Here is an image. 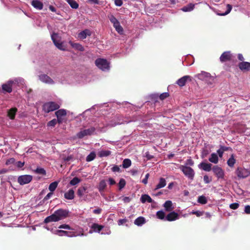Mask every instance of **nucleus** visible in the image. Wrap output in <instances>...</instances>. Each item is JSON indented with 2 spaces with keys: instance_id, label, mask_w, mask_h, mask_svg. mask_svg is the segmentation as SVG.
<instances>
[{
  "instance_id": "obj_55",
  "label": "nucleus",
  "mask_w": 250,
  "mask_h": 250,
  "mask_svg": "<svg viewBox=\"0 0 250 250\" xmlns=\"http://www.w3.org/2000/svg\"><path fill=\"white\" fill-rule=\"evenodd\" d=\"M112 171L114 172H119L121 171L120 168L118 166H114L112 167Z\"/></svg>"
},
{
  "instance_id": "obj_50",
  "label": "nucleus",
  "mask_w": 250,
  "mask_h": 250,
  "mask_svg": "<svg viewBox=\"0 0 250 250\" xmlns=\"http://www.w3.org/2000/svg\"><path fill=\"white\" fill-rule=\"evenodd\" d=\"M204 182L206 184H208L211 181V178H209L208 175H206L203 178Z\"/></svg>"
},
{
  "instance_id": "obj_1",
  "label": "nucleus",
  "mask_w": 250,
  "mask_h": 250,
  "mask_svg": "<svg viewBox=\"0 0 250 250\" xmlns=\"http://www.w3.org/2000/svg\"><path fill=\"white\" fill-rule=\"evenodd\" d=\"M69 211L66 209H59L56 210L54 213L47 217L44 220L45 223H48L51 222H57L67 217Z\"/></svg>"
},
{
  "instance_id": "obj_18",
  "label": "nucleus",
  "mask_w": 250,
  "mask_h": 250,
  "mask_svg": "<svg viewBox=\"0 0 250 250\" xmlns=\"http://www.w3.org/2000/svg\"><path fill=\"white\" fill-rule=\"evenodd\" d=\"M179 218L178 214L175 211H172L167 215L166 220L168 221L176 220Z\"/></svg>"
},
{
  "instance_id": "obj_14",
  "label": "nucleus",
  "mask_w": 250,
  "mask_h": 250,
  "mask_svg": "<svg viewBox=\"0 0 250 250\" xmlns=\"http://www.w3.org/2000/svg\"><path fill=\"white\" fill-rule=\"evenodd\" d=\"M55 114L57 117V121L59 124L62 123L65 120L66 115V111L64 109H60L55 112Z\"/></svg>"
},
{
  "instance_id": "obj_15",
  "label": "nucleus",
  "mask_w": 250,
  "mask_h": 250,
  "mask_svg": "<svg viewBox=\"0 0 250 250\" xmlns=\"http://www.w3.org/2000/svg\"><path fill=\"white\" fill-rule=\"evenodd\" d=\"M191 77L188 75L184 76L176 81V83L181 87L184 86L187 81H191Z\"/></svg>"
},
{
  "instance_id": "obj_54",
  "label": "nucleus",
  "mask_w": 250,
  "mask_h": 250,
  "mask_svg": "<svg viewBox=\"0 0 250 250\" xmlns=\"http://www.w3.org/2000/svg\"><path fill=\"white\" fill-rule=\"evenodd\" d=\"M53 193L52 192H51L48 193L43 198V201H45L49 199L53 195Z\"/></svg>"
},
{
  "instance_id": "obj_49",
  "label": "nucleus",
  "mask_w": 250,
  "mask_h": 250,
  "mask_svg": "<svg viewBox=\"0 0 250 250\" xmlns=\"http://www.w3.org/2000/svg\"><path fill=\"white\" fill-rule=\"evenodd\" d=\"M15 165L18 168H22L24 165V162L18 161L15 163Z\"/></svg>"
},
{
  "instance_id": "obj_38",
  "label": "nucleus",
  "mask_w": 250,
  "mask_h": 250,
  "mask_svg": "<svg viewBox=\"0 0 250 250\" xmlns=\"http://www.w3.org/2000/svg\"><path fill=\"white\" fill-rule=\"evenodd\" d=\"M58 185V182L56 181L51 183L49 186V190L51 192H53V191H55V190L56 189Z\"/></svg>"
},
{
  "instance_id": "obj_53",
  "label": "nucleus",
  "mask_w": 250,
  "mask_h": 250,
  "mask_svg": "<svg viewBox=\"0 0 250 250\" xmlns=\"http://www.w3.org/2000/svg\"><path fill=\"white\" fill-rule=\"evenodd\" d=\"M116 31L119 33L120 34H123L124 32V30L123 27L121 26H119L118 27L115 28Z\"/></svg>"
},
{
  "instance_id": "obj_13",
  "label": "nucleus",
  "mask_w": 250,
  "mask_h": 250,
  "mask_svg": "<svg viewBox=\"0 0 250 250\" xmlns=\"http://www.w3.org/2000/svg\"><path fill=\"white\" fill-rule=\"evenodd\" d=\"M32 180V176L30 175L20 176L18 178V182L21 185H23L30 183Z\"/></svg>"
},
{
  "instance_id": "obj_5",
  "label": "nucleus",
  "mask_w": 250,
  "mask_h": 250,
  "mask_svg": "<svg viewBox=\"0 0 250 250\" xmlns=\"http://www.w3.org/2000/svg\"><path fill=\"white\" fill-rule=\"evenodd\" d=\"M51 39L55 45L61 50H65V47L63 43L61 42V37L57 33H53L51 35Z\"/></svg>"
},
{
  "instance_id": "obj_9",
  "label": "nucleus",
  "mask_w": 250,
  "mask_h": 250,
  "mask_svg": "<svg viewBox=\"0 0 250 250\" xmlns=\"http://www.w3.org/2000/svg\"><path fill=\"white\" fill-rule=\"evenodd\" d=\"M60 107V105L53 102H48L44 104L43 105V110L46 113L58 109Z\"/></svg>"
},
{
  "instance_id": "obj_3",
  "label": "nucleus",
  "mask_w": 250,
  "mask_h": 250,
  "mask_svg": "<svg viewBox=\"0 0 250 250\" xmlns=\"http://www.w3.org/2000/svg\"><path fill=\"white\" fill-rule=\"evenodd\" d=\"M96 65L101 70L104 71H107L110 69L109 62L105 59H97L95 61Z\"/></svg>"
},
{
  "instance_id": "obj_36",
  "label": "nucleus",
  "mask_w": 250,
  "mask_h": 250,
  "mask_svg": "<svg viewBox=\"0 0 250 250\" xmlns=\"http://www.w3.org/2000/svg\"><path fill=\"white\" fill-rule=\"evenodd\" d=\"M69 43L71 44V45L80 50V51H83V46L82 45H81L79 43H73L72 42H69Z\"/></svg>"
},
{
  "instance_id": "obj_24",
  "label": "nucleus",
  "mask_w": 250,
  "mask_h": 250,
  "mask_svg": "<svg viewBox=\"0 0 250 250\" xmlns=\"http://www.w3.org/2000/svg\"><path fill=\"white\" fill-rule=\"evenodd\" d=\"M90 35L91 32L90 30L88 29H85L79 33L78 38L80 39L83 40L85 39L87 36H90Z\"/></svg>"
},
{
  "instance_id": "obj_40",
  "label": "nucleus",
  "mask_w": 250,
  "mask_h": 250,
  "mask_svg": "<svg viewBox=\"0 0 250 250\" xmlns=\"http://www.w3.org/2000/svg\"><path fill=\"white\" fill-rule=\"evenodd\" d=\"M198 202L201 204H206L207 203V199L206 197L203 195L198 197Z\"/></svg>"
},
{
  "instance_id": "obj_25",
  "label": "nucleus",
  "mask_w": 250,
  "mask_h": 250,
  "mask_svg": "<svg viewBox=\"0 0 250 250\" xmlns=\"http://www.w3.org/2000/svg\"><path fill=\"white\" fill-rule=\"evenodd\" d=\"M140 201L142 203H145L146 202L151 203L153 201L151 198L147 194L142 195L141 197Z\"/></svg>"
},
{
  "instance_id": "obj_42",
  "label": "nucleus",
  "mask_w": 250,
  "mask_h": 250,
  "mask_svg": "<svg viewBox=\"0 0 250 250\" xmlns=\"http://www.w3.org/2000/svg\"><path fill=\"white\" fill-rule=\"evenodd\" d=\"M81 182V179L78 177H74L72 180L70 181V185L71 186H75Z\"/></svg>"
},
{
  "instance_id": "obj_59",
  "label": "nucleus",
  "mask_w": 250,
  "mask_h": 250,
  "mask_svg": "<svg viewBox=\"0 0 250 250\" xmlns=\"http://www.w3.org/2000/svg\"><path fill=\"white\" fill-rule=\"evenodd\" d=\"M149 173H147L145 175V178L142 180V183H144V184H146L147 183L148 179L149 178Z\"/></svg>"
},
{
  "instance_id": "obj_33",
  "label": "nucleus",
  "mask_w": 250,
  "mask_h": 250,
  "mask_svg": "<svg viewBox=\"0 0 250 250\" xmlns=\"http://www.w3.org/2000/svg\"><path fill=\"white\" fill-rule=\"evenodd\" d=\"M86 188L84 187H80L78 188L77 191V194L80 198H82L85 193Z\"/></svg>"
},
{
  "instance_id": "obj_46",
  "label": "nucleus",
  "mask_w": 250,
  "mask_h": 250,
  "mask_svg": "<svg viewBox=\"0 0 250 250\" xmlns=\"http://www.w3.org/2000/svg\"><path fill=\"white\" fill-rule=\"evenodd\" d=\"M108 18L113 25L114 24H117V23L119 21L113 15H111L108 16Z\"/></svg>"
},
{
  "instance_id": "obj_51",
  "label": "nucleus",
  "mask_w": 250,
  "mask_h": 250,
  "mask_svg": "<svg viewBox=\"0 0 250 250\" xmlns=\"http://www.w3.org/2000/svg\"><path fill=\"white\" fill-rule=\"evenodd\" d=\"M239 206V204L237 203H234L232 204H230L229 207L230 208L232 209H237Z\"/></svg>"
},
{
  "instance_id": "obj_11",
  "label": "nucleus",
  "mask_w": 250,
  "mask_h": 250,
  "mask_svg": "<svg viewBox=\"0 0 250 250\" xmlns=\"http://www.w3.org/2000/svg\"><path fill=\"white\" fill-rule=\"evenodd\" d=\"M212 170L218 180L223 179L224 178V171L221 167H218V166H215L213 167Z\"/></svg>"
},
{
  "instance_id": "obj_20",
  "label": "nucleus",
  "mask_w": 250,
  "mask_h": 250,
  "mask_svg": "<svg viewBox=\"0 0 250 250\" xmlns=\"http://www.w3.org/2000/svg\"><path fill=\"white\" fill-rule=\"evenodd\" d=\"M239 67L243 71H250V63L243 62L239 63Z\"/></svg>"
},
{
  "instance_id": "obj_32",
  "label": "nucleus",
  "mask_w": 250,
  "mask_h": 250,
  "mask_svg": "<svg viewBox=\"0 0 250 250\" xmlns=\"http://www.w3.org/2000/svg\"><path fill=\"white\" fill-rule=\"evenodd\" d=\"M172 202L170 200L167 201L164 204V207L167 211H170L173 209V208L172 207Z\"/></svg>"
},
{
  "instance_id": "obj_45",
  "label": "nucleus",
  "mask_w": 250,
  "mask_h": 250,
  "mask_svg": "<svg viewBox=\"0 0 250 250\" xmlns=\"http://www.w3.org/2000/svg\"><path fill=\"white\" fill-rule=\"evenodd\" d=\"M35 172L37 174H42V175H45V174H46L45 170L44 169V168H42V167H37L35 170Z\"/></svg>"
},
{
  "instance_id": "obj_23",
  "label": "nucleus",
  "mask_w": 250,
  "mask_h": 250,
  "mask_svg": "<svg viewBox=\"0 0 250 250\" xmlns=\"http://www.w3.org/2000/svg\"><path fill=\"white\" fill-rule=\"evenodd\" d=\"M17 112V109L16 107H13L7 111V116L11 120H14Z\"/></svg>"
},
{
  "instance_id": "obj_41",
  "label": "nucleus",
  "mask_w": 250,
  "mask_h": 250,
  "mask_svg": "<svg viewBox=\"0 0 250 250\" xmlns=\"http://www.w3.org/2000/svg\"><path fill=\"white\" fill-rule=\"evenodd\" d=\"M96 157V154L94 152H91L86 158L87 162H90L93 160Z\"/></svg>"
},
{
  "instance_id": "obj_7",
  "label": "nucleus",
  "mask_w": 250,
  "mask_h": 250,
  "mask_svg": "<svg viewBox=\"0 0 250 250\" xmlns=\"http://www.w3.org/2000/svg\"><path fill=\"white\" fill-rule=\"evenodd\" d=\"M55 234L58 235L59 236H67L68 237H75L77 236H83V234H81L78 233L76 231H65L62 230H55L54 232H53Z\"/></svg>"
},
{
  "instance_id": "obj_6",
  "label": "nucleus",
  "mask_w": 250,
  "mask_h": 250,
  "mask_svg": "<svg viewBox=\"0 0 250 250\" xmlns=\"http://www.w3.org/2000/svg\"><path fill=\"white\" fill-rule=\"evenodd\" d=\"M179 168L182 171L184 175L190 180H193L195 173L193 169L187 166L180 165Z\"/></svg>"
},
{
  "instance_id": "obj_29",
  "label": "nucleus",
  "mask_w": 250,
  "mask_h": 250,
  "mask_svg": "<svg viewBox=\"0 0 250 250\" xmlns=\"http://www.w3.org/2000/svg\"><path fill=\"white\" fill-rule=\"evenodd\" d=\"M195 7V4L192 3H189L186 6H184L181 8V10H182L184 12H190L192 11Z\"/></svg>"
},
{
  "instance_id": "obj_19",
  "label": "nucleus",
  "mask_w": 250,
  "mask_h": 250,
  "mask_svg": "<svg viewBox=\"0 0 250 250\" xmlns=\"http://www.w3.org/2000/svg\"><path fill=\"white\" fill-rule=\"evenodd\" d=\"M167 182L165 178H160L159 179V181L158 183L156 185L154 190H156L162 188L164 187H165L166 186Z\"/></svg>"
},
{
  "instance_id": "obj_16",
  "label": "nucleus",
  "mask_w": 250,
  "mask_h": 250,
  "mask_svg": "<svg viewBox=\"0 0 250 250\" xmlns=\"http://www.w3.org/2000/svg\"><path fill=\"white\" fill-rule=\"evenodd\" d=\"M104 227L102 225H100L96 223H93L90 227L92 230L89 231V233H91L92 232L100 233L101 230L104 229Z\"/></svg>"
},
{
  "instance_id": "obj_26",
  "label": "nucleus",
  "mask_w": 250,
  "mask_h": 250,
  "mask_svg": "<svg viewBox=\"0 0 250 250\" xmlns=\"http://www.w3.org/2000/svg\"><path fill=\"white\" fill-rule=\"evenodd\" d=\"M64 198L67 200H72L74 198V191L72 189H69L64 195Z\"/></svg>"
},
{
  "instance_id": "obj_10",
  "label": "nucleus",
  "mask_w": 250,
  "mask_h": 250,
  "mask_svg": "<svg viewBox=\"0 0 250 250\" xmlns=\"http://www.w3.org/2000/svg\"><path fill=\"white\" fill-rule=\"evenodd\" d=\"M236 174L239 178H246L250 175V170L248 169L238 167L236 170Z\"/></svg>"
},
{
  "instance_id": "obj_58",
  "label": "nucleus",
  "mask_w": 250,
  "mask_h": 250,
  "mask_svg": "<svg viewBox=\"0 0 250 250\" xmlns=\"http://www.w3.org/2000/svg\"><path fill=\"white\" fill-rule=\"evenodd\" d=\"M168 96V94L167 92H165V93H163L161 94L160 95L159 98L161 100H164Z\"/></svg>"
},
{
  "instance_id": "obj_21",
  "label": "nucleus",
  "mask_w": 250,
  "mask_h": 250,
  "mask_svg": "<svg viewBox=\"0 0 250 250\" xmlns=\"http://www.w3.org/2000/svg\"><path fill=\"white\" fill-rule=\"evenodd\" d=\"M31 5L38 10H42L43 8V3L39 0H33Z\"/></svg>"
},
{
  "instance_id": "obj_8",
  "label": "nucleus",
  "mask_w": 250,
  "mask_h": 250,
  "mask_svg": "<svg viewBox=\"0 0 250 250\" xmlns=\"http://www.w3.org/2000/svg\"><path fill=\"white\" fill-rule=\"evenodd\" d=\"M97 127H91L89 128L81 130L77 134V137L79 139H82L85 136H89L92 135Z\"/></svg>"
},
{
  "instance_id": "obj_39",
  "label": "nucleus",
  "mask_w": 250,
  "mask_h": 250,
  "mask_svg": "<svg viewBox=\"0 0 250 250\" xmlns=\"http://www.w3.org/2000/svg\"><path fill=\"white\" fill-rule=\"evenodd\" d=\"M232 6L230 4H228L227 5V11L225 13H218L217 15L222 16H226L230 13L232 9Z\"/></svg>"
},
{
  "instance_id": "obj_35",
  "label": "nucleus",
  "mask_w": 250,
  "mask_h": 250,
  "mask_svg": "<svg viewBox=\"0 0 250 250\" xmlns=\"http://www.w3.org/2000/svg\"><path fill=\"white\" fill-rule=\"evenodd\" d=\"M66 1L73 9H77L79 7L78 3L75 0H66Z\"/></svg>"
},
{
  "instance_id": "obj_43",
  "label": "nucleus",
  "mask_w": 250,
  "mask_h": 250,
  "mask_svg": "<svg viewBox=\"0 0 250 250\" xmlns=\"http://www.w3.org/2000/svg\"><path fill=\"white\" fill-rule=\"evenodd\" d=\"M157 217L160 219H164L165 216V213L163 210L158 211L156 213Z\"/></svg>"
},
{
  "instance_id": "obj_47",
  "label": "nucleus",
  "mask_w": 250,
  "mask_h": 250,
  "mask_svg": "<svg viewBox=\"0 0 250 250\" xmlns=\"http://www.w3.org/2000/svg\"><path fill=\"white\" fill-rule=\"evenodd\" d=\"M58 122L57 120L54 119L47 123V126L50 127H54Z\"/></svg>"
},
{
  "instance_id": "obj_57",
  "label": "nucleus",
  "mask_w": 250,
  "mask_h": 250,
  "mask_svg": "<svg viewBox=\"0 0 250 250\" xmlns=\"http://www.w3.org/2000/svg\"><path fill=\"white\" fill-rule=\"evenodd\" d=\"M224 151L220 147V148L217 150V153L220 158H222L223 157Z\"/></svg>"
},
{
  "instance_id": "obj_64",
  "label": "nucleus",
  "mask_w": 250,
  "mask_h": 250,
  "mask_svg": "<svg viewBox=\"0 0 250 250\" xmlns=\"http://www.w3.org/2000/svg\"><path fill=\"white\" fill-rule=\"evenodd\" d=\"M244 211L247 214L250 213V206L247 205L245 206Z\"/></svg>"
},
{
  "instance_id": "obj_28",
  "label": "nucleus",
  "mask_w": 250,
  "mask_h": 250,
  "mask_svg": "<svg viewBox=\"0 0 250 250\" xmlns=\"http://www.w3.org/2000/svg\"><path fill=\"white\" fill-rule=\"evenodd\" d=\"M106 187V183L105 180H101L99 183V185L98 187V189L100 191L101 194L103 195V193L104 192V189Z\"/></svg>"
},
{
  "instance_id": "obj_63",
  "label": "nucleus",
  "mask_w": 250,
  "mask_h": 250,
  "mask_svg": "<svg viewBox=\"0 0 250 250\" xmlns=\"http://www.w3.org/2000/svg\"><path fill=\"white\" fill-rule=\"evenodd\" d=\"M193 164H194L193 161L190 159H188L186 161L187 165H189V166H192L193 165Z\"/></svg>"
},
{
  "instance_id": "obj_61",
  "label": "nucleus",
  "mask_w": 250,
  "mask_h": 250,
  "mask_svg": "<svg viewBox=\"0 0 250 250\" xmlns=\"http://www.w3.org/2000/svg\"><path fill=\"white\" fill-rule=\"evenodd\" d=\"M126 222L127 220L126 219H121L118 220V224L119 226H121Z\"/></svg>"
},
{
  "instance_id": "obj_12",
  "label": "nucleus",
  "mask_w": 250,
  "mask_h": 250,
  "mask_svg": "<svg viewBox=\"0 0 250 250\" xmlns=\"http://www.w3.org/2000/svg\"><path fill=\"white\" fill-rule=\"evenodd\" d=\"M39 80L43 83L48 84H54L55 81L49 76L45 74H41L38 76Z\"/></svg>"
},
{
  "instance_id": "obj_22",
  "label": "nucleus",
  "mask_w": 250,
  "mask_h": 250,
  "mask_svg": "<svg viewBox=\"0 0 250 250\" xmlns=\"http://www.w3.org/2000/svg\"><path fill=\"white\" fill-rule=\"evenodd\" d=\"M231 58V54L230 52L227 51L224 52L220 57V61L224 62L230 60Z\"/></svg>"
},
{
  "instance_id": "obj_27",
  "label": "nucleus",
  "mask_w": 250,
  "mask_h": 250,
  "mask_svg": "<svg viewBox=\"0 0 250 250\" xmlns=\"http://www.w3.org/2000/svg\"><path fill=\"white\" fill-rule=\"evenodd\" d=\"M208 160L210 162L216 164L218 163L219 158L217 154L215 153H212L211 154L210 157L208 158Z\"/></svg>"
},
{
  "instance_id": "obj_37",
  "label": "nucleus",
  "mask_w": 250,
  "mask_h": 250,
  "mask_svg": "<svg viewBox=\"0 0 250 250\" xmlns=\"http://www.w3.org/2000/svg\"><path fill=\"white\" fill-rule=\"evenodd\" d=\"M131 165V161L129 159H125L122 164L123 167L125 168L129 167Z\"/></svg>"
},
{
  "instance_id": "obj_44",
  "label": "nucleus",
  "mask_w": 250,
  "mask_h": 250,
  "mask_svg": "<svg viewBox=\"0 0 250 250\" xmlns=\"http://www.w3.org/2000/svg\"><path fill=\"white\" fill-rule=\"evenodd\" d=\"M125 184L126 182L125 179L123 178L121 179L118 183L119 190H121L122 189H123L125 187Z\"/></svg>"
},
{
  "instance_id": "obj_62",
  "label": "nucleus",
  "mask_w": 250,
  "mask_h": 250,
  "mask_svg": "<svg viewBox=\"0 0 250 250\" xmlns=\"http://www.w3.org/2000/svg\"><path fill=\"white\" fill-rule=\"evenodd\" d=\"M122 200L125 203H129L130 200H131V199L130 197H123V199H122Z\"/></svg>"
},
{
  "instance_id": "obj_52",
  "label": "nucleus",
  "mask_w": 250,
  "mask_h": 250,
  "mask_svg": "<svg viewBox=\"0 0 250 250\" xmlns=\"http://www.w3.org/2000/svg\"><path fill=\"white\" fill-rule=\"evenodd\" d=\"M116 31L119 33L120 34H123L124 32V30L123 27L121 26H119L118 27L115 28Z\"/></svg>"
},
{
  "instance_id": "obj_31",
  "label": "nucleus",
  "mask_w": 250,
  "mask_h": 250,
  "mask_svg": "<svg viewBox=\"0 0 250 250\" xmlns=\"http://www.w3.org/2000/svg\"><path fill=\"white\" fill-rule=\"evenodd\" d=\"M236 160L234 158V155L232 154L230 155V158L227 161V164L229 167H232L234 166Z\"/></svg>"
},
{
  "instance_id": "obj_56",
  "label": "nucleus",
  "mask_w": 250,
  "mask_h": 250,
  "mask_svg": "<svg viewBox=\"0 0 250 250\" xmlns=\"http://www.w3.org/2000/svg\"><path fill=\"white\" fill-rule=\"evenodd\" d=\"M59 228V229H68V230L71 229L70 226H68V225H66V224H63V225H62L60 226Z\"/></svg>"
},
{
  "instance_id": "obj_2",
  "label": "nucleus",
  "mask_w": 250,
  "mask_h": 250,
  "mask_svg": "<svg viewBox=\"0 0 250 250\" xmlns=\"http://www.w3.org/2000/svg\"><path fill=\"white\" fill-rule=\"evenodd\" d=\"M25 83L22 78H16L13 80H10L7 83L2 85V90L4 92L10 93L12 92V87L13 85L17 84L19 86L23 85Z\"/></svg>"
},
{
  "instance_id": "obj_30",
  "label": "nucleus",
  "mask_w": 250,
  "mask_h": 250,
  "mask_svg": "<svg viewBox=\"0 0 250 250\" xmlns=\"http://www.w3.org/2000/svg\"><path fill=\"white\" fill-rule=\"evenodd\" d=\"M146 222L145 218L143 217H139L134 221V224L138 226H141Z\"/></svg>"
},
{
  "instance_id": "obj_17",
  "label": "nucleus",
  "mask_w": 250,
  "mask_h": 250,
  "mask_svg": "<svg viewBox=\"0 0 250 250\" xmlns=\"http://www.w3.org/2000/svg\"><path fill=\"white\" fill-rule=\"evenodd\" d=\"M211 166L212 165L210 163L202 162L198 165V167L204 171H210L211 169Z\"/></svg>"
},
{
  "instance_id": "obj_34",
  "label": "nucleus",
  "mask_w": 250,
  "mask_h": 250,
  "mask_svg": "<svg viewBox=\"0 0 250 250\" xmlns=\"http://www.w3.org/2000/svg\"><path fill=\"white\" fill-rule=\"evenodd\" d=\"M111 151L109 150H102L98 152V156L100 157H106L110 155Z\"/></svg>"
},
{
  "instance_id": "obj_4",
  "label": "nucleus",
  "mask_w": 250,
  "mask_h": 250,
  "mask_svg": "<svg viewBox=\"0 0 250 250\" xmlns=\"http://www.w3.org/2000/svg\"><path fill=\"white\" fill-rule=\"evenodd\" d=\"M196 77L202 81H205L207 83L209 84L213 83L214 82V78L211 76L209 73L202 71L196 75Z\"/></svg>"
},
{
  "instance_id": "obj_48",
  "label": "nucleus",
  "mask_w": 250,
  "mask_h": 250,
  "mask_svg": "<svg viewBox=\"0 0 250 250\" xmlns=\"http://www.w3.org/2000/svg\"><path fill=\"white\" fill-rule=\"evenodd\" d=\"M190 214H195L197 217H200V216H202L203 214V212L199 211V210H197V211H194V210H193L192 211H191L190 212Z\"/></svg>"
},
{
  "instance_id": "obj_60",
  "label": "nucleus",
  "mask_w": 250,
  "mask_h": 250,
  "mask_svg": "<svg viewBox=\"0 0 250 250\" xmlns=\"http://www.w3.org/2000/svg\"><path fill=\"white\" fill-rule=\"evenodd\" d=\"M114 3L115 5L117 6H121L123 4V1L122 0H115Z\"/></svg>"
}]
</instances>
